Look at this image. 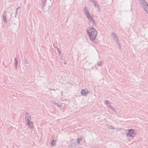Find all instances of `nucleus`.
<instances>
[{
    "label": "nucleus",
    "mask_w": 148,
    "mask_h": 148,
    "mask_svg": "<svg viewBox=\"0 0 148 148\" xmlns=\"http://www.w3.org/2000/svg\"><path fill=\"white\" fill-rule=\"evenodd\" d=\"M90 40L92 42H94L96 39L97 32L96 29L92 27H90L86 30Z\"/></svg>",
    "instance_id": "1"
},
{
    "label": "nucleus",
    "mask_w": 148,
    "mask_h": 148,
    "mask_svg": "<svg viewBox=\"0 0 148 148\" xmlns=\"http://www.w3.org/2000/svg\"><path fill=\"white\" fill-rule=\"evenodd\" d=\"M139 3L141 7L146 13L148 14V4L145 0H139Z\"/></svg>",
    "instance_id": "2"
},
{
    "label": "nucleus",
    "mask_w": 148,
    "mask_h": 148,
    "mask_svg": "<svg viewBox=\"0 0 148 148\" xmlns=\"http://www.w3.org/2000/svg\"><path fill=\"white\" fill-rule=\"evenodd\" d=\"M136 134V132L134 130L132 129L128 130V132L126 133L127 137H131L133 139L135 135Z\"/></svg>",
    "instance_id": "3"
},
{
    "label": "nucleus",
    "mask_w": 148,
    "mask_h": 148,
    "mask_svg": "<svg viewBox=\"0 0 148 148\" xmlns=\"http://www.w3.org/2000/svg\"><path fill=\"white\" fill-rule=\"evenodd\" d=\"M84 10L85 15L88 20L92 17L90 15L89 11L85 7L84 8Z\"/></svg>",
    "instance_id": "4"
},
{
    "label": "nucleus",
    "mask_w": 148,
    "mask_h": 148,
    "mask_svg": "<svg viewBox=\"0 0 148 148\" xmlns=\"http://www.w3.org/2000/svg\"><path fill=\"white\" fill-rule=\"evenodd\" d=\"M27 126H28V128L30 129H32L34 127V123L32 121H31L30 123H29L27 124H26Z\"/></svg>",
    "instance_id": "5"
},
{
    "label": "nucleus",
    "mask_w": 148,
    "mask_h": 148,
    "mask_svg": "<svg viewBox=\"0 0 148 148\" xmlns=\"http://www.w3.org/2000/svg\"><path fill=\"white\" fill-rule=\"evenodd\" d=\"M88 21H89L91 23L92 25L94 26L95 25L96 23L95 21L94 20L92 17L90 19L88 20Z\"/></svg>",
    "instance_id": "6"
},
{
    "label": "nucleus",
    "mask_w": 148,
    "mask_h": 148,
    "mask_svg": "<svg viewBox=\"0 0 148 148\" xmlns=\"http://www.w3.org/2000/svg\"><path fill=\"white\" fill-rule=\"evenodd\" d=\"M54 138H55L54 137H52L51 139V140L52 141L51 143V145H52L53 146H54L56 144V143L55 142L56 141V140Z\"/></svg>",
    "instance_id": "7"
},
{
    "label": "nucleus",
    "mask_w": 148,
    "mask_h": 148,
    "mask_svg": "<svg viewBox=\"0 0 148 148\" xmlns=\"http://www.w3.org/2000/svg\"><path fill=\"white\" fill-rule=\"evenodd\" d=\"M112 35L113 37H114V40L117 43H119V41L118 38L116 36V35L115 34H112Z\"/></svg>",
    "instance_id": "8"
},
{
    "label": "nucleus",
    "mask_w": 148,
    "mask_h": 148,
    "mask_svg": "<svg viewBox=\"0 0 148 148\" xmlns=\"http://www.w3.org/2000/svg\"><path fill=\"white\" fill-rule=\"evenodd\" d=\"M86 89H82L81 90V93L82 95L84 96H86Z\"/></svg>",
    "instance_id": "9"
},
{
    "label": "nucleus",
    "mask_w": 148,
    "mask_h": 148,
    "mask_svg": "<svg viewBox=\"0 0 148 148\" xmlns=\"http://www.w3.org/2000/svg\"><path fill=\"white\" fill-rule=\"evenodd\" d=\"M26 124H27L29 123H30V121L31 119V118L30 117H28V118H27L26 119Z\"/></svg>",
    "instance_id": "10"
},
{
    "label": "nucleus",
    "mask_w": 148,
    "mask_h": 148,
    "mask_svg": "<svg viewBox=\"0 0 148 148\" xmlns=\"http://www.w3.org/2000/svg\"><path fill=\"white\" fill-rule=\"evenodd\" d=\"M3 20L4 21V22L5 23H7V20H6V14H4L3 16Z\"/></svg>",
    "instance_id": "11"
},
{
    "label": "nucleus",
    "mask_w": 148,
    "mask_h": 148,
    "mask_svg": "<svg viewBox=\"0 0 148 148\" xmlns=\"http://www.w3.org/2000/svg\"><path fill=\"white\" fill-rule=\"evenodd\" d=\"M107 127L109 129H111L112 130H113L114 129V127L112 125H108L107 126Z\"/></svg>",
    "instance_id": "12"
},
{
    "label": "nucleus",
    "mask_w": 148,
    "mask_h": 148,
    "mask_svg": "<svg viewBox=\"0 0 148 148\" xmlns=\"http://www.w3.org/2000/svg\"><path fill=\"white\" fill-rule=\"evenodd\" d=\"M94 5L95 6V8H98V10H99V6L98 5V4L96 3H94Z\"/></svg>",
    "instance_id": "13"
},
{
    "label": "nucleus",
    "mask_w": 148,
    "mask_h": 148,
    "mask_svg": "<svg viewBox=\"0 0 148 148\" xmlns=\"http://www.w3.org/2000/svg\"><path fill=\"white\" fill-rule=\"evenodd\" d=\"M25 119L28 118V117H30L29 115V114L28 113H27V112H26L25 113Z\"/></svg>",
    "instance_id": "14"
},
{
    "label": "nucleus",
    "mask_w": 148,
    "mask_h": 148,
    "mask_svg": "<svg viewBox=\"0 0 148 148\" xmlns=\"http://www.w3.org/2000/svg\"><path fill=\"white\" fill-rule=\"evenodd\" d=\"M46 0H41V3L43 5H44L45 3Z\"/></svg>",
    "instance_id": "15"
},
{
    "label": "nucleus",
    "mask_w": 148,
    "mask_h": 148,
    "mask_svg": "<svg viewBox=\"0 0 148 148\" xmlns=\"http://www.w3.org/2000/svg\"><path fill=\"white\" fill-rule=\"evenodd\" d=\"M103 62L102 61H99L98 62V65H101V64H103Z\"/></svg>",
    "instance_id": "16"
},
{
    "label": "nucleus",
    "mask_w": 148,
    "mask_h": 148,
    "mask_svg": "<svg viewBox=\"0 0 148 148\" xmlns=\"http://www.w3.org/2000/svg\"><path fill=\"white\" fill-rule=\"evenodd\" d=\"M104 103H105V104L106 105H107V104H108V103H110H110H109V101L107 100H106L105 101Z\"/></svg>",
    "instance_id": "17"
},
{
    "label": "nucleus",
    "mask_w": 148,
    "mask_h": 148,
    "mask_svg": "<svg viewBox=\"0 0 148 148\" xmlns=\"http://www.w3.org/2000/svg\"><path fill=\"white\" fill-rule=\"evenodd\" d=\"M80 139L79 138H78L77 140V143L78 145H79L80 143Z\"/></svg>",
    "instance_id": "18"
},
{
    "label": "nucleus",
    "mask_w": 148,
    "mask_h": 148,
    "mask_svg": "<svg viewBox=\"0 0 148 148\" xmlns=\"http://www.w3.org/2000/svg\"><path fill=\"white\" fill-rule=\"evenodd\" d=\"M14 62H15V64H17V61L16 58H14Z\"/></svg>",
    "instance_id": "19"
},
{
    "label": "nucleus",
    "mask_w": 148,
    "mask_h": 148,
    "mask_svg": "<svg viewBox=\"0 0 148 148\" xmlns=\"http://www.w3.org/2000/svg\"><path fill=\"white\" fill-rule=\"evenodd\" d=\"M20 7H18L16 9V14H17V10H18L19 9H20Z\"/></svg>",
    "instance_id": "20"
},
{
    "label": "nucleus",
    "mask_w": 148,
    "mask_h": 148,
    "mask_svg": "<svg viewBox=\"0 0 148 148\" xmlns=\"http://www.w3.org/2000/svg\"><path fill=\"white\" fill-rule=\"evenodd\" d=\"M86 95L87 94L90 93V92L89 91H88V90L87 89H86Z\"/></svg>",
    "instance_id": "21"
},
{
    "label": "nucleus",
    "mask_w": 148,
    "mask_h": 148,
    "mask_svg": "<svg viewBox=\"0 0 148 148\" xmlns=\"http://www.w3.org/2000/svg\"><path fill=\"white\" fill-rule=\"evenodd\" d=\"M111 109L114 111H115V110L112 107V109Z\"/></svg>",
    "instance_id": "22"
},
{
    "label": "nucleus",
    "mask_w": 148,
    "mask_h": 148,
    "mask_svg": "<svg viewBox=\"0 0 148 148\" xmlns=\"http://www.w3.org/2000/svg\"><path fill=\"white\" fill-rule=\"evenodd\" d=\"M109 107L111 109L112 108V107L110 105L109 106Z\"/></svg>",
    "instance_id": "23"
},
{
    "label": "nucleus",
    "mask_w": 148,
    "mask_h": 148,
    "mask_svg": "<svg viewBox=\"0 0 148 148\" xmlns=\"http://www.w3.org/2000/svg\"><path fill=\"white\" fill-rule=\"evenodd\" d=\"M54 104L56 105H58V103H56L55 102H54Z\"/></svg>",
    "instance_id": "24"
},
{
    "label": "nucleus",
    "mask_w": 148,
    "mask_h": 148,
    "mask_svg": "<svg viewBox=\"0 0 148 148\" xmlns=\"http://www.w3.org/2000/svg\"><path fill=\"white\" fill-rule=\"evenodd\" d=\"M49 90H53V91H55V90L54 89H49Z\"/></svg>",
    "instance_id": "25"
},
{
    "label": "nucleus",
    "mask_w": 148,
    "mask_h": 148,
    "mask_svg": "<svg viewBox=\"0 0 148 148\" xmlns=\"http://www.w3.org/2000/svg\"><path fill=\"white\" fill-rule=\"evenodd\" d=\"M15 68L16 69V68H17V65H15Z\"/></svg>",
    "instance_id": "26"
},
{
    "label": "nucleus",
    "mask_w": 148,
    "mask_h": 148,
    "mask_svg": "<svg viewBox=\"0 0 148 148\" xmlns=\"http://www.w3.org/2000/svg\"><path fill=\"white\" fill-rule=\"evenodd\" d=\"M80 140L82 141V139L81 138H80Z\"/></svg>",
    "instance_id": "27"
},
{
    "label": "nucleus",
    "mask_w": 148,
    "mask_h": 148,
    "mask_svg": "<svg viewBox=\"0 0 148 148\" xmlns=\"http://www.w3.org/2000/svg\"><path fill=\"white\" fill-rule=\"evenodd\" d=\"M58 53H60V52L59 51V50H58Z\"/></svg>",
    "instance_id": "28"
},
{
    "label": "nucleus",
    "mask_w": 148,
    "mask_h": 148,
    "mask_svg": "<svg viewBox=\"0 0 148 148\" xmlns=\"http://www.w3.org/2000/svg\"><path fill=\"white\" fill-rule=\"evenodd\" d=\"M50 93L51 94V95H52V93H51V92H50Z\"/></svg>",
    "instance_id": "29"
}]
</instances>
